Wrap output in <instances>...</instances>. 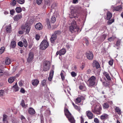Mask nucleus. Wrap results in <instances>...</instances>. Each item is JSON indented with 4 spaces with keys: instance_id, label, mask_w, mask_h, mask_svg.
Instances as JSON below:
<instances>
[{
    "instance_id": "obj_1",
    "label": "nucleus",
    "mask_w": 123,
    "mask_h": 123,
    "mask_svg": "<svg viewBox=\"0 0 123 123\" xmlns=\"http://www.w3.org/2000/svg\"><path fill=\"white\" fill-rule=\"evenodd\" d=\"M102 107L99 103L96 104L95 105H93L92 107V111L94 113L98 114L101 113Z\"/></svg>"
},
{
    "instance_id": "obj_2",
    "label": "nucleus",
    "mask_w": 123,
    "mask_h": 123,
    "mask_svg": "<svg viewBox=\"0 0 123 123\" xmlns=\"http://www.w3.org/2000/svg\"><path fill=\"white\" fill-rule=\"evenodd\" d=\"M65 114L71 123H75V120L74 117L72 116L68 109L65 108L64 110Z\"/></svg>"
},
{
    "instance_id": "obj_3",
    "label": "nucleus",
    "mask_w": 123,
    "mask_h": 123,
    "mask_svg": "<svg viewBox=\"0 0 123 123\" xmlns=\"http://www.w3.org/2000/svg\"><path fill=\"white\" fill-rule=\"evenodd\" d=\"M69 24H70L71 25L69 27L70 31L72 32L75 31V30L76 29L77 27L76 23L74 19H71L69 22Z\"/></svg>"
},
{
    "instance_id": "obj_4",
    "label": "nucleus",
    "mask_w": 123,
    "mask_h": 123,
    "mask_svg": "<svg viewBox=\"0 0 123 123\" xmlns=\"http://www.w3.org/2000/svg\"><path fill=\"white\" fill-rule=\"evenodd\" d=\"M96 77L93 76L91 77L87 80L88 86L90 87H92L95 84Z\"/></svg>"
},
{
    "instance_id": "obj_5",
    "label": "nucleus",
    "mask_w": 123,
    "mask_h": 123,
    "mask_svg": "<svg viewBox=\"0 0 123 123\" xmlns=\"http://www.w3.org/2000/svg\"><path fill=\"white\" fill-rule=\"evenodd\" d=\"M49 44L47 41L43 40L41 42L39 46L40 48L42 50H45L49 46Z\"/></svg>"
},
{
    "instance_id": "obj_6",
    "label": "nucleus",
    "mask_w": 123,
    "mask_h": 123,
    "mask_svg": "<svg viewBox=\"0 0 123 123\" xmlns=\"http://www.w3.org/2000/svg\"><path fill=\"white\" fill-rule=\"evenodd\" d=\"M44 1L45 4L49 6H50L51 4L53 3L51 6L52 8L55 9L56 8L57 4L56 3L54 2L53 0H44Z\"/></svg>"
},
{
    "instance_id": "obj_7",
    "label": "nucleus",
    "mask_w": 123,
    "mask_h": 123,
    "mask_svg": "<svg viewBox=\"0 0 123 123\" xmlns=\"http://www.w3.org/2000/svg\"><path fill=\"white\" fill-rule=\"evenodd\" d=\"M21 28L22 30L26 32V33H28L30 30L31 27L29 24L26 23L25 25H22Z\"/></svg>"
},
{
    "instance_id": "obj_8",
    "label": "nucleus",
    "mask_w": 123,
    "mask_h": 123,
    "mask_svg": "<svg viewBox=\"0 0 123 123\" xmlns=\"http://www.w3.org/2000/svg\"><path fill=\"white\" fill-rule=\"evenodd\" d=\"M50 66V63L48 61L44 62L43 63V69L44 71H46L49 69Z\"/></svg>"
},
{
    "instance_id": "obj_9",
    "label": "nucleus",
    "mask_w": 123,
    "mask_h": 123,
    "mask_svg": "<svg viewBox=\"0 0 123 123\" xmlns=\"http://www.w3.org/2000/svg\"><path fill=\"white\" fill-rule=\"evenodd\" d=\"M66 52V49H62L60 50L57 52L56 53V56H57L58 55H59L60 56L63 55Z\"/></svg>"
},
{
    "instance_id": "obj_10",
    "label": "nucleus",
    "mask_w": 123,
    "mask_h": 123,
    "mask_svg": "<svg viewBox=\"0 0 123 123\" xmlns=\"http://www.w3.org/2000/svg\"><path fill=\"white\" fill-rule=\"evenodd\" d=\"M86 56L87 58L89 60H92L93 58V55L92 53L90 52L86 53Z\"/></svg>"
},
{
    "instance_id": "obj_11",
    "label": "nucleus",
    "mask_w": 123,
    "mask_h": 123,
    "mask_svg": "<svg viewBox=\"0 0 123 123\" xmlns=\"http://www.w3.org/2000/svg\"><path fill=\"white\" fill-rule=\"evenodd\" d=\"M86 114L89 119H92L93 118V115L90 111H87L86 112Z\"/></svg>"
},
{
    "instance_id": "obj_12",
    "label": "nucleus",
    "mask_w": 123,
    "mask_h": 123,
    "mask_svg": "<svg viewBox=\"0 0 123 123\" xmlns=\"http://www.w3.org/2000/svg\"><path fill=\"white\" fill-rule=\"evenodd\" d=\"M111 8L113 11H118L122 9V6L120 5L117 7H115L114 6H111Z\"/></svg>"
},
{
    "instance_id": "obj_13",
    "label": "nucleus",
    "mask_w": 123,
    "mask_h": 123,
    "mask_svg": "<svg viewBox=\"0 0 123 123\" xmlns=\"http://www.w3.org/2000/svg\"><path fill=\"white\" fill-rule=\"evenodd\" d=\"M33 54L32 52H30L29 54V57L27 59V61L29 62H30L33 59Z\"/></svg>"
},
{
    "instance_id": "obj_14",
    "label": "nucleus",
    "mask_w": 123,
    "mask_h": 123,
    "mask_svg": "<svg viewBox=\"0 0 123 123\" xmlns=\"http://www.w3.org/2000/svg\"><path fill=\"white\" fill-rule=\"evenodd\" d=\"M92 65L93 67H95L97 69L99 68L100 67V65L98 62L95 60L93 61Z\"/></svg>"
},
{
    "instance_id": "obj_15",
    "label": "nucleus",
    "mask_w": 123,
    "mask_h": 123,
    "mask_svg": "<svg viewBox=\"0 0 123 123\" xmlns=\"http://www.w3.org/2000/svg\"><path fill=\"white\" fill-rule=\"evenodd\" d=\"M69 15V17L71 18H78V16L76 13L74 12L73 11H72L70 12Z\"/></svg>"
},
{
    "instance_id": "obj_16",
    "label": "nucleus",
    "mask_w": 123,
    "mask_h": 123,
    "mask_svg": "<svg viewBox=\"0 0 123 123\" xmlns=\"http://www.w3.org/2000/svg\"><path fill=\"white\" fill-rule=\"evenodd\" d=\"M36 28L38 30H40L43 28V26L42 24L40 23H37L35 26Z\"/></svg>"
},
{
    "instance_id": "obj_17",
    "label": "nucleus",
    "mask_w": 123,
    "mask_h": 123,
    "mask_svg": "<svg viewBox=\"0 0 123 123\" xmlns=\"http://www.w3.org/2000/svg\"><path fill=\"white\" fill-rule=\"evenodd\" d=\"M22 17V14H20L15 16L13 17V19L15 21H17L21 19Z\"/></svg>"
},
{
    "instance_id": "obj_18",
    "label": "nucleus",
    "mask_w": 123,
    "mask_h": 123,
    "mask_svg": "<svg viewBox=\"0 0 123 123\" xmlns=\"http://www.w3.org/2000/svg\"><path fill=\"white\" fill-rule=\"evenodd\" d=\"M28 112L29 114L31 115H34L35 113L34 109L32 108H30L28 110Z\"/></svg>"
},
{
    "instance_id": "obj_19",
    "label": "nucleus",
    "mask_w": 123,
    "mask_h": 123,
    "mask_svg": "<svg viewBox=\"0 0 123 123\" xmlns=\"http://www.w3.org/2000/svg\"><path fill=\"white\" fill-rule=\"evenodd\" d=\"M32 85L34 86H37L39 83V80L37 79H35L32 80L31 81Z\"/></svg>"
},
{
    "instance_id": "obj_20",
    "label": "nucleus",
    "mask_w": 123,
    "mask_h": 123,
    "mask_svg": "<svg viewBox=\"0 0 123 123\" xmlns=\"http://www.w3.org/2000/svg\"><path fill=\"white\" fill-rule=\"evenodd\" d=\"M56 38V35L55 34H53L50 38V40L51 43H53Z\"/></svg>"
},
{
    "instance_id": "obj_21",
    "label": "nucleus",
    "mask_w": 123,
    "mask_h": 123,
    "mask_svg": "<svg viewBox=\"0 0 123 123\" xmlns=\"http://www.w3.org/2000/svg\"><path fill=\"white\" fill-rule=\"evenodd\" d=\"M53 73L54 71L53 70H51L49 73V76L48 78V80L50 81H51L52 79Z\"/></svg>"
},
{
    "instance_id": "obj_22",
    "label": "nucleus",
    "mask_w": 123,
    "mask_h": 123,
    "mask_svg": "<svg viewBox=\"0 0 123 123\" xmlns=\"http://www.w3.org/2000/svg\"><path fill=\"white\" fill-rule=\"evenodd\" d=\"M65 72L63 70H62L61 72L60 75L62 80H63L65 79V76L66 75Z\"/></svg>"
},
{
    "instance_id": "obj_23",
    "label": "nucleus",
    "mask_w": 123,
    "mask_h": 123,
    "mask_svg": "<svg viewBox=\"0 0 123 123\" xmlns=\"http://www.w3.org/2000/svg\"><path fill=\"white\" fill-rule=\"evenodd\" d=\"M3 122L4 123H8V122L7 121V118L8 116L5 114H4L3 115Z\"/></svg>"
},
{
    "instance_id": "obj_24",
    "label": "nucleus",
    "mask_w": 123,
    "mask_h": 123,
    "mask_svg": "<svg viewBox=\"0 0 123 123\" xmlns=\"http://www.w3.org/2000/svg\"><path fill=\"white\" fill-rule=\"evenodd\" d=\"M103 74L107 78V79L108 80H111V78L110 77L109 74L106 72H103Z\"/></svg>"
},
{
    "instance_id": "obj_25",
    "label": "nucleus",
    "mask_w": 123,
    "mask_h": 123,
    "mask_svg": "<svg viewBox=\"0 0 123 123\" xmlns=\"http://www.w3.org/2000/svg\"><path fill=\"white\" fill-rule=\"evenodd\" d=\"M108 115L106 114H104L101 116L100 118L102 120H105L108 117Z\"/></svg>"
},
{
    "instance_id": "obj_26",
    "label": "nucleus",
    "mask_w": 123,
    "mask_h": 123,
    "mask_svg": "<svg viewBox=\"0 0 123 123\" xmlns=\"http://www.w3.org/2000/svg\"><path fill=\"white\" fill-rule=\"evenodd\" d=\"M15 77H12L9 78L8 81L10 83H12L14 80Z\"/></svg>"
},
{
    "instance_id": "obj_27",
    "label": "nucleus",
    "mask_w": 123,
    "mask_h": 123,
    "mask_svg": "<svg viewBox=\"0 0 123 123\" xmlns=\"http://www.w3.org/2000/svg\"><path fill=\"white\" fill-rule=\"evenodd\" d=\"M12 88L13 89V90L15 92L18 91L19 89V88L18 86L17 83H16L15 85L13 86Z\"/></svg>"
},
{
    "instance_id": "obj_28",
    "label": "nucleus",
    "mask_w": 123,
    "mask_h": 123,
    "mask_svg": "<svg viewBox=\"0 0 123 123\" xmlns=\"http://www.w3.org/2000/svg\"><path fill=\"white\" fill-rule=\"evenodd\" d=\"M112 17V14L110 12H108L107 13V19L108 20L110 19Z\"/></svg>"
},
{
    "instance_id": "obj_29",
    "label": "nucleus",
    "mask_w": 123,
    "mask_h": 123,
    "mask_svg": "<svg viewBox=\"0 0 123 123\" xmlns=\"http://www.w3.org/2000/svg\"><path fill=\"white\" fill-rule=\"evenodd\" d=\"M46 23L47 25L48 28L49 29H50L51 28V26L50 24L49 19L47 18L46 19Z\"/></svg>"
},
{
    "instance_id": "obj_30",
    "label": "nucleus",
    "mask_w": 123,
    "mask_h": 123,
    "mask_svg": "<svg viewBox=\"0 0 123 123\" xmlns=\"http://www.w3.org/2000/svg\"><path fill=\"white\" fill-rule=\"evenodd\" d=\"M5 64L6 65H9L11 63L10 59L9 58H6L5 60Z\"/></svg>"
},
{
    "instance_id": "obj_31",
    "label": "nucleus",
    "mask_w": 123,
    "mask_h": 123,
    "mask_svg": "<svg viewBox=\"0 0 123 123\" xmlns=\"http://www.w3.org/2000/svg\"><path fill=\"white\" fill-rule=\"evenodd\" d=\"M115 110L116 112L118 114L120 115L121 114V110L119 107H116L115 109Z\"/></svg>"
},
{
    "instance_id": "obj_32",
    "label": "nucleus",
    "mask_w": 123,
    "mask_h": 123,
    "mask_svg": "<svg viewBox=\"0 0 123 123\" xmlns=\"http://www.w3.org/2000/svg\"><path fill=\"white\" fill-rule=\"evenodd\" d=\"M5 91L3 90H0V97H3L5 95Z\"/></svg>"
},
{
    "instance_id": "obj_33",
    "label": "nucleus",
    "mask_w": 123,
    "mask_h": 123,
    "mask_svg": "<svg viewBox=\"0 0 123 123\" xmlns=\"http://www.w3.org/2000/svg\"><path fill=\"white\" fill-rule=\"evenodd\" d=\"M103 107L104 109H107L109 107V105L107 103H105L103 105Z\"/></svg>"
},
{
    "instance_id": "obj_34",
    "label": "nucleus",
    "mask_w": 123,
    "mask_h": 123,
    "mask_svg": "<svg viewBox=\"0 0 123 123\" xmlns=\"http://www.w3.org/2000/svg\"><path fill=\"white\" fill-rule=\"evenodd\" d=\"M16 43L15 41L13 40L11 41V45L12 48H14L16 46Z\"/></svg>"
},
{
    "instance_id": "obj_35",
    "label": "nucleus",
    "mask_w": 123,
    "mask_h": 123,
    "mask_svg": "<svg viewBox=\"0 0 123 123\" xmlns=\"http://www.w3.org/2000/svg\"><path fill=\"white\" fill-rule=\"evenodd\" d=\"M23 41L24 47H27L28 45V43L26 39H23Z\"/></svg>"
},
{
    "instance_id": "obj_36",
    "label": "nucleus",
    "mask_w": 123,
    "mask_h": 123,
    "mask_svg": "<svg viewBox=\"0 0 123 123\" xmlns=\"http://www.w3.org/2000/svg\"><path fill=\"white\" fill-rule=\"evenodd\" d=\"M6 30L8 32H10L11 31V26L10 25H9L6 27Z\"/></svg>"
},
{
    "instance_id": "obj_37",
    "label": "nucleus",
    "mask_w": 123,
    "mask_h": 123,
    "mask_svg": "<svg viewBox=\"0 0 123 123\" xmlns=\"http://www.w3.org/2000/svg\"><path fill=\"white\" fill-rule=\"evenodd\" d=\"M16 10L17 13H20L22 11V9L20 7H17L16 8Z\"/></svg>"
},
{
    "instance_id": "obj_38",
    "label": "nucleus",
    "mask_w": 123,
    "mask_h": 123,
    "mask_svg": "<svg viewBox=\"0 0 123 123\" xmlns=\"http://www.w3.org/2000/svg\"><path fill=\"white\" fill-rule=\"evenodd\" d=\"M56 20V18L55 17L52 16L51 17V22L54 23L55 22Z\"/></svg>"
},
{
    "instance_id": "obj_39",
    "label": "nucleus",
    "mask_w": 123,
    "mask_h": 123,
    "mask_svg": "<svg viewBox=\"0 0 123 123\" xmlns=\"http://www.w3.org/2000/svg\"><path fill=\"white\" fill-rule=\"evenodd\" d=\"M17 2L20 4H23L25 2L24 0H16Z\"/></svg>"
},
{
    "instance_id": "obj_40",
    "label": "nucleus",
    "mask_w": 123,
    "mask_h": 123,
    "mask_svg": "<svg viewBox=\"0 0 123 123\" xmlns=\"http://www.w3.org/2000/svg\"><path fill=\"white\" fill-rule=\"evenodd\" d=\"M115 38V37L112 36L108 38V39L109 41L111 42L112 41H113Z\"/></svg>"
},
{
    "instance_id": "obj_41",
    "label": "nucleus",
    "mask_w": 123,
    "mask_h": 123,
    "mask_svg": "<svg viewBox=\"0 0 123 123\" xmlns=\"http://www.w3.org/2000/svg\"><path fill=\"white\" fill-rule=\"evenodd\" d=\"M81 101V98L80 97H79L76 98L75 102L77 104L78 103H80Z\"/></svg>"
},
{
    "instance_id": "obj_42",
    "label": "nucleus",
    "mask_w": 123,
    "mask_h": 123,
    "mask_svg": "<svg viewBox=\"0 0 123 123\" xmlns=\"http://www.w3.org/2000/svg\"><path fill=\"white\" fill-rule=\"evenodd\" d=\"M61 33V32L59 31H57L54 32V34H55L56 35H60Z\"/></svg>"
},
{
    "instance_id": "obj_43",
    "label": "nucleus",
    "mask_w": 123,
    "mask_h": 123,
    "mask_svg": "<svg viewBox=\"0 0 123 123\" xmlns=\"http://www.w3.org/2000/svg\"><path fill=\"white\" fill-rule=\"evenodd\" d=\"M46 80H43L42 81V85L43 86H45L46 84Z\"/></svg>"
},
{
    "instance_id": "obj_44",
    "label": "nucleus",
    "mask_w": 123,
    "mask_h": 123,
    "mask_svg": "<svg viewBox=\"0 0 123 123\" xmlns=\"http://www.w3.org/2000/svg\"><path fill=\"white\" fill-rule=\"evenodd\" d=\"M71 76L73 77H75L77 75V74L74 72H72L71 73Z\"/></svg>"
},
{
    "instance_id": "obj_45",
    "label": "nucleus",
    "mask_w": 123,
    "mask_h": 123,
    "mask_svg": "<svg viewBox=\"0 0 123 123\" xmlns=\"http://www.w3.org/2000/svg\"><path fill=\"white\" fill-rule=\"evenodd\" d=\"M121 41V40L119 39L117 41L116 44V45L117 46H119L120 45Z\"/></svg>"
},
{
    "instance_id": "obj_46",
    "label": "nucleus",
    "mask_w": 123,
    "mask_h": 123,
    "mask_svg": "<svg viewBox=\"0 0 123 123\" xmlns=\"http://www.w3.org/2000/svg\"><path fill=\"white\" fill-rule=\"evenodd\" d=\"M40 37V36L39 35L37 34L36 35L35 38L38 41L39 40Z\"/></svg>"
},
{
    "instance_id": "obj_47",
    "label": "nucleus",
    "mask_w": 123,
    "mask_h": 123,
    "mask_svg": "<svg viewBox=\"0 0 123 123\" xmlns=\"http://www.w3.org/2000/svg\"><path fill=\"white\" fill-rule=\"evenodd\" d=\"M5 48L4 47H2L0 49V54H2Z\"/></svg>"
},
{
    "instance_id": "obj_48",
    "label": "nucleus",
    "mask_w": 123,
    "mask_h": 123,
    "mask_svg": "<svg viewBox=\"0 0 123 123\" xmlns=\"http://www.w3.org/2000/svg\"><path fill=\"white\" fill-rule=\"evenodd\" d=\"M104 86H105L106 87H107L108 86V84L107 83L106 81H104V82H102Z\"/></svg>"
},
{
    "instance_id": "obj_49",
    "label": "nucleus",
    "mask_w": 123,
    "mask_h": 123,
    "mask_svg": "<svg viewBox=\"0 0 123 123\" xmlns=\"http://www.w3.org/2000/svg\"><path fill=\"white\" fill-rule=\"evenodd\" d=\"M18 46L21 47H22L23 46V42L21 41H20L18 43Z\"/></svg>"
},
{
    "instance_id": "obj_50",
    "label": "nucleus",
    "mask_w": 123,
    "mask_h": 123,
    "mask_svg": "<svg viewBox=\"0 0 123 123\" xmlns=\"http://www.w3.org/2000/svg\"><path fill=\"white\" fill-rule=\"evenodd\" d=\"M114 21V20L111 19L109 20L108 22V24L109 25H110Z\"/></svg>"
},
{
    "instance_id": "obj_51",
    "label": "nucleus",
    "mask_w": 123,
    "mask_h": 123,
    "mask_svg": "<svg viewBox=\"0 0 123 123\" xmlns=\"http://www.w3.org/2000/svg\"><path fill=\"white\" fill-rule=\"evenodd\" d=\"M20 104L23 107H24L25 105V102L24 100H22L21 103H20Z\"/></svg>"
},
{
    "instance_id": "obj_52",
    "label": "nucleus",
    "mask_w": 123,
    "mask_h": 123,
    "mask_svg": "<svg viewBox=\"0 0 123 123\" xmlns=\"http://www.w3.org/2000/svg\"><path fill=\"white\" fill-rule=\"evenodd\" d=\"M74 107L75 109L77 110L78 111H79L80 110V108L79 106H78L76 105H75Z\"/></svg>"
},
{
    "instance_id": "obj_53",
    "label": "nucleus",
    "mask_w": 123,
    "mask_h": 123,
    "mask_svg": "<svg viewBox=\"0 0 123 123\" xmlns=\"http://www.w3.org/2000/svg\"><path fill=\"white\" fill-rule=\"evenodd\" d=\"M37 3L38 5H40L42 2V0H36Z\"/></svg>"
},
{
    "instance_id": "obj_54",
    "label": "nucleus",
    "mask_w": 123,
    "mask_h": 123,
    "mask_svg": "<svg viewBox=\"0 0 123 123\" xmlns=\"http://www.w3.org/2000/svg\"><path fill=\"white\" fill-rule=\"evenodd\" d=\"M16 1L15 0H13L11 3V5L13 6H15L16 4Z\"/></svg>"
},
{
    "instance_id": "obj_55",
    "label": "nucleus",
    "mask_w": 123,
    "mask_h": 123,
    "mask_svg": "<svg viewBox=\"0 0 123 123\" xmlns=\"http://www.w3.org/2000/svg\"><path fill=\"white\" fill-rule=\"evenodd\" d=\"M94 122L96 123H99V122L98 119L97 118H94Z\"/></svg>"
},
{
    "instance_id": "obj_56",
    "label": "nucleus",
    "mask_w": 123,
    "mask_h": 123,
    "mask_svg": "<svg viewBox=\"0 0 123 123\" xmlns=\"http://www.w3.org/2000/svg\"><path fill=\"white\" fill-rule=\"evenodd\" d=\"M4 71L0 69V76H1L3 74Z\"/></svg>"
},
{
    "instance_id": "obj_57",
    "label": "nucleus",
    "mask_w": 123,
    "mask_h": 123,
    "mask_svg": "<svg viewBox=\"0 0 123 123\" xmlns=\"http://www.w3.org/2000/svg\"><path fill=\"white\" fill-rule=\"evenodd\" d=\"M14 12L15 11L13 9L12 10L10 11V14L12 15H13V14L14 13Z\"/></svg>"
},
{
    "instance_id": "obj_58",
    "label": "nucleus",
    "mask_w": 123,
    "mask_h": 123,
    "mask_svg": "<svg viewBox=\"0 0 123 123\" xmlns=\"http://www.w3.org/2000/svg\"><path fill=\"white\" fill-rule=\"evenodd\" d=\"M86 72L87 74H90L91 72V70L89 69H88L87 70Z\"/></svg>"
},
{
    "instance_id": "obj_59",
    "label": "nucleus",
    "mask_w": 123,
    "mask_h": 123,
    "mask_svg": "<svg viewBox=\"0 0 123 123\" xmlns=\"http://www.w3.org/2000/svg\"><path fill=\"white\" fill-rule=\"evenodd\" d=\"M20 92L22 93H24L25 92V90L23 88H22L21 89Z\"/></svg>"
},
{
    "instance_id": "obj_60",
    "label": "nucleus",
    "mask_w": 123,
    "mask_h": 123,
    "mask_svg": "<svg viewBox=\"0 0 123 123\" xmlns=\"http://www.w3.org/2000/svg\"><path fill=\"white\" fill-rule=\"evenodd\" d=\"M80 98H81V100H83L85 99V97L82 96H81Z\"/></svg>"
},
{
    "instance_id": "obj_61",
    "label": "nucleus",
    "mask_w": 123,
    "mask_h": 123,
    "mask_svg": "<svg viewBox=\"0 0 123 123\" xmlns=\"http://www.w3.org/2000/svg\"><path fill=\"white\" fill-rule=\"evenodd\" d=\"M109 63L110 65H112L113 64V62L112 61H109Z\"/></svg>"
},
{
    "instance_id": "obj_62",
    "label": "nucleus",
    "mask_w": 123,
    "mask_h": 123,
    "mask_svg": "<svg viewBox=\"0 0 123 123\" xmlns=\"http://www.w3.org/2000/svg\"><path fill=\"white\" fill-rule=\"evenodd\" d=\"M24 31H19V33L20 34H22L24 32Z\"/></svg>"
},
{
    "instance_id": "obj_63",
    "label": "nucleus",
    "mask_w": 123,
    "mask_h": 123,
    "mask_svg": "<svg viewBox=\"0 0 123 123\" xmlns=\"http://www.w3.org/2000/svg\"><path fill=\"white\" fill-rule=\"evenodd\" d=\"M21 120L25 119V117L23 115H21Z\"/></svg>"
},
{
    "instance_id": "obj_64",
    "label": "nucleus",
    "mask_w": 123,
    "mask_h": 123,
    "mask_svg": "<svg viewBox=\"0 0 123 123\" xmlns=\"http://www.w3.org/2000/svg\"><path fill=\"white\" fill-rule=\"evenodd\" d=\"M80 118L81 120V123H83L84 122V120L82 117L81 116L80 117Z\"/></svg>"
}]
</instances>
